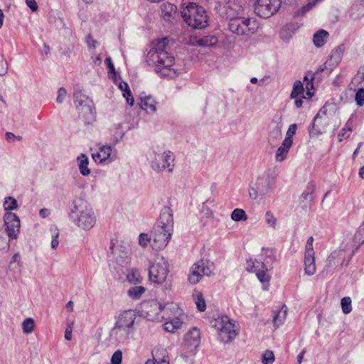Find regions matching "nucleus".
<instances>
[{"label": "nucleus", "mask_w": 364, "mask_h": 364, "mask_svg": "<svg viewBox=\"0 0 364 364\" xmlns=\"http://www.w3.org/2000/svg\"><path fill=\"white\" fill-rule=\"evenodd\" d=\"M169 40L167 38L154 41L146 55V62L149 65L155 66V70L161 76L173 77L176 71L171 68L174 63V58L169 53Z\"/></svg>", "instance_id": "nucleus-1"}, {"label": "nucleus", "mask_w": 364, "mask_h": 364, "mask_svg": "<svg viewBox=\"0 0 364 364\" xmlns=\"http://www.w3.org/2000/svg\"><path fill=\"white\" fill-rule=\"evenodd\" d=\"M173 230V218L170 208L161 210L160 217L151 230L152 243L151 246L156 250H160L167 245Z\"/></svg>", "instance_id": "nucleus-2"}, {"label": "nucleus", "mask_w": 364, "mask_h": 364, "mask_svg": "<svg viewBox=\"0 0 364 364\" xmlns=\"http://www.w3.org/2000/svg\"><path fill=\"white\" fill-rule=\"evenodd\" d=\"M73 205L69 218L82 230L92 229L96 223V215L92 206L81 198L73 200Z\"/></svg>", "instance_id": "nucleus-3"}, {"label": "nucleus", "mask_w": 364, "mask_h": 364, "mask_svg": "<svg viewBox=\"0 0 364 364\" xmlns=\"http://www.w3.org/2000/svg\"><path fill=\"white\" fill-rule=\"evenodd\" d=\"M146 159L152 170L156 173L164 171L171 173L173 170L175 156L169 150L158 146L153 148L148 153Z\"/></svg>", "instance_id": "nucleus-4"}, {"label": "nucleus", "mask_w": 364, "mask_h": 364, "mask_svg": "<svg viewBox=\"0 0 364 364\" xmlns=\"http://www.w3.org/2000/svg\"><path fill=\"white\" fill-rule=\"evenodd\" d=\"M183 20L189 26L196 29H202L208 24V16L205 10L196 3L190 2L181 11Z\"/></svg>", "instance_id": "nucleus-5"}, {"label": "nucleus", "mask_w": 364, "mask_h": 364, "mask_svg": "<svg viewBox=\"0 0 364 364\" xmlns=\"http://www.w3.org/2000/svg\"><path fill=\"white\" fill-rule=\"evenodd\" d=\"M164 306L156 300L146 301L140 304L138 315L149 321L161 322L164 319Z\"/></svg>", "instance_id": "nucleus-6"}, {"label": "nucleus", "mask_w": 364, "mask_h": 364, "mask_svg": "<svg viewBox=\"0 0 364 364\" xmlns=\"http://www.w3.org/2000/svg\"><path fill=\"white\" fill-rule=\"evenodd\" d=\"M212 326L215 328L220 340L228 343L237 335L235 325L227 316H220L212 321Z\"/></svg>", "instance_id": "nucleus-7"}, {"label": "nucleus", "mask_w": 364, "mask_h": 364, "mask_svg": "<svg viewBox=\"0 0 364 364\" xmlns=\"http://www.w3.org/2000/svg\"><path fill=\"white\" fill-rule=\"evenodd\" d=\"M230 31L238 36H248L255 33L258 28L257 21L253 18H245L242 16L234 18L229 22Z\"/></svg>", "instance_id": "nucleus-8"}, {"label": "nucleus", "mask_w": 364, "mask_h": 364, "mask_svg": "<svg viewBox=\"0 0 364 364\" xmlns=\"http://www.w3.org/2000/svg\"><path fill=\"white\" fill-rule=\"evenodd\" d=\"M274 188V180L268 174H264L259 176L255 183L250 187L249 195L250 197L255 200L259 196H264Z\"/></svg>", "instance_id": "nucleus-9"}, {"label": "nucleus", "mask_w": 364, "mask_h": 364, "mask_svg": "<svg viewBox=\"0 0 364 364\" xmlns=\"http://www.w3.org/2000/svg\"><path fill=\"white\" fill-rule=\"evenodd\" d=\"M168 272V261L163 257L158 258L157 260L149 267V279L154 283L159 284H162L166 281Z\"/></svg>", "instance_id": "nucleus-10"}, {"label": "nucleus", "mask_w": 364, "mask_h": 364, "mask_svg": "<svg viewBox=\"0 0 364 364\" xmlns=\"http://www.w3.org/2000/svg\"><path fill=\"white\" fill-rule=\"evenodd\" d=\"M212 264L210 261L203 259L193 264L188 278L189 283L196 284L203 276L210 277L212 274Z\"/></svg>", "instance_id": "nucleus-11"}, {"label": "nucleus", "mask_w": 364, "mask_h": 364, "mask_svg": "<svg viewBox=\"0 0 364 364\" xmlns=\"http://www.w3.org/2000/svg\"><path fill=\"white\" fill-rule=\"evenodd\" d=\"M281 0H257L254 4L255 13L262 18H269L280 9Z\"/></svg>", "instance_id": "nucleus-12"}, {"label": "nucleus", "mask_w": 364, "mask_h": 364, "mask_svg": "<svg viewBox=\"0 0 364 364\" xmlns=\"http://www.w3.org/2000/svg\"><path fill=\"white\" fill-rule=\"evenodd\" d=\"M245 8L241 1H229L219 6V14L221 16L230 21L244 14Z\"/></svg>", "instance_id": "nucleus-13"}, {"label": "nucleus", "mask_w": 364, "mask_h": 364, "mask_svg": "<svg viewBox=\"0 0 364 364\" xmlns=\"http://www.w3.org/2000/svg\"><path fill=\"white\" fill-rule=\"evenodd\" d=\"M92 158L97 164H109L117 159V152L111 146L102 145L92 153Z\"/></svg>", "instance_id": "nucleus-14"}, {"label": "nucleus", "mask_w": 364, "mask_h": 364, "mask_svg": "<svg viewBox=\"0 0 364 364\" xmlns=\"http://www.w3.org/2000/svg\"><path fill=\"white\" fill-rule=\"evenodd\" d=\"M6 233L10 240L16 239L20 232L19 218L14 213L7 212L4 216Z\"/></svg>", "instance_id": "nucleus-15"}, {"label": "nucleus", "mask_w": 364, "mask_h": 364, "mask_svg": "<svg viewBox=\"0 0 364 364\" xmlns=\"http://www.w3.org/2000/svg\"><path fill=\"white\" fill-rule=\"evenodd\" d=\"M267 267L263 262L255 259L247 261V271L255 272L257 279L262 283H269L270 276L267 273Z\"/></svg>", "instance_id": "nucleus-16"}, {"label": "nucleus", "mask_w": 364, "mask_h": 364, "mask_svg": "<svg viewBox=\"0 0 364 364\" xmlns=\"http://www.w3.org/2000/svg\"><path fill=\"white\" fill-rule=\"evenodd\" d=\"M355 251L353 250L351 253V255L348 259V261L344 264L345 266H348L350 259L352 257V255L354 254ZM346 257V250L345 249H340L338 250L333 251L328 257L326 261V267L328 268H333L336 267L338 265H343L344 259Z\"/></svg>", "instance_id": "nucleus-17"}, {"label": "nucleus", "mask_w": 364, "mask_h": 364, "mask_svg": "<svg viewBox=\"0 0 364 364\" xmlns=\"http://www.w3.org/2000/svg\"><path fill=\"white\" fill-rule=\"evenodd\" d=\"M84 102L86 104L84 107L77 109L79 116L82 118L86 123H91L95 119V111L93 102L89 97H83ZM81 103L83 101H80Z\"/></svg>", "instance_id": "nucleus-18"}, {"label": "nucleus", "mask_w": 364, "mask_h": 364, "mask_svg": "<svg viewBox=\"0 0 364 364\" xmlns=\"http://www.w3.org/2000/svg\"><path fill=\"white\" fill-rule=\"evenodd\" d=\"M200 343V332L197 328L191 329L185 335L184 343L191 351L195 350Z\"/></svg>", "instance_id": "nucleus-19"}, {"label": "nucleus", "mask_w": 364, "mask_h": 364, "mask_svg": "<svg viewBox=\"0 0 364 364\" xmlns=\"http://www.w3.org/2000/svg\"><path fill=\"white\" fill-rule=\"evenodd\" d=\"M136 314L134 311L127 310L124 311L118 317L116 324L118 325L121 328H124L132 331L134 321L136 319Z\"/></svg>", "instance_id": "nucleus-20"}, {"label": "nucleus", "mask_w": 364, "mask_h": 364, "mask_svg": "<svg viewBox=\"0 0 364 364\" xmlns=\"http://www.w3.org/2000/svg\"><path fill=\"white\" fill-rule=\"evenodd\" d=\"M321 113L325 114V112L323 111V109H321L315 116L314 122L311 124V127L309 130L311 137H318L324 131V129L322 127V124L320 122V120L321 119Z\"/></svg>", "instance_id": "nucleus-21"}, {"label": "nucleus", "mask_w": 364, "mask_h": 364, "mask_svg": "<svg viewBox=\"0 0 364 364\" xmlns=\"http://www.w3.org/2000/svg\"><path fill=\"white\" fill-rule=\"evenodd\" d=\"M176 6L170 3L163 4L161 6V16L166 21L173 19L176 13Z\"/></svg>", "instance_id": "nucleus-22"}, {"label": "nucleus", "mask_w": 364, "mask_h": 364, "mask_svg": "<svg viewBox=\"0 0 364 364\" xmlns=\"http://www.w3.org/2000/svg\"><path fill=\"white\" fill-rule=\"evenodd\" d=\"M140 106L149 114H154L156 112V101L151 96L140 97Z\"/></svg>", "instance_id": "nucleus-23"}, {"label": "nucleus", "mask_w": 364, "mask_h": 364, "mask_svg": "<svg viewBox=\"0 0 364 364\" xmlns=\"http://www.w3.org/2000/svg\"><path fill=\"white\" fill-rule=\"evenodd\" d=\"M292 146L290 140L284 139L282 145L277 149L275 159L277 161H283L289 153L290 147Z\"/></svg>", "instance_id": "nucleus-24"}, {"label": "nucleus", "mask_w": 364, "mask_h": 364, "mask_svg": "<svg viewBox=\"0 0 364 364\" xmlns=\"http://www.w3.org/2000/svg\"><path fill=\"white\" fill-rule=\"evenodd\" d=\"M132 332L129 329L124 328H120L117 324L115 323L114 326L111 331V336L114 338L117 341L122 342L128 338L129 333Z\"/></svg>", "instance_id": "nucleus-25"}, {"label": "nucleus", "mask_w": 364, "mask_h": 364, "mask_svg": "<svg viewBox=\"0 0 364 364\" xmlns=\"http://www.w3.org/2000/svg\"><path fill=\"white\" fill-rule=\"evenodd\" d=\"M287 307L286 305H282L280 309L274 311L272 322L274 326L278 327L283 324L287 315Z\"/></svg>", "instance_id": "nucleus-26"}, {"label": "nucleus", "mask_w": 364, "mask_h": 364, "mask_svg": "<svg viewBox=\"0 0 364 364\" xmlns=\"http://www.w3.org/2000/svg\"><path fill=\"white\" fill-rule=\"evenodd\" d=\"M315 191V185L310 182L306 185V189L299 197L300 203H311L314 200V193Z\"/></svg>", "instance_id": "nucleus-27"}, {"label": "nucleus", "mask_w": 364, "mask_h": 364, "mask_svg": "<svg viewBox=\"0 0 364 364\" xmlns=\"http://www.w3.org/2000/svg\"><path fill=\"white\" fill-rule=\"evenodd\" d=\"M305 274L311 276L316 272L314 255H304Z\"/></svg>", "instance_id": "nucleus-28"}, {"label": "nucleus", "mask_w": 364, "mask_h": 364, "mask_svg": "<svg viewBox=\"0 0 364 364\" xmlns=\"http://www.w3.org/2000/svg\"><path fill=\"white\" fill-rule=\"evenodd\" d=\"M77 161L78 162V168L80 173L84 176H88L90 173V170L88 168V157L85 154H81L77 156Z\"/></svg>", "instance_id": "nucleus-29"}, {"label": "nucleus", "mask_w": 364, "mask_h": 364, "mask_svg": "<svg viewBox=\"0 0 364 364\" xmlns=\"http://www.w3.org/2000/svg\"><path fill=\"white\" fill-rule=\"evenodd\" d=\"M328 33L323 29L316 32L313 37V42L316 47H322L327 41Z\"/></svg>", "instance_id": "nucleus-30"}, {"label": "nucleus", "mask_w": 364, "mask_h": 364, "mask_svg": "<svg viewBox=\"0 0 364 364\" xmlns=\"http://www.w3.org/2000/svg\"><path fill=\"white\" fill-rule=\"evenodd\" d=\"M343 54V48L342 46H338L335 48L326 63H333V65H337L342 60Z\"/></svg>", "instance_id": "nucleus-31"}, {"label": "nucleus", "mask_w": 364, "mask_h": 364, "mask_svg": "<svg viewBox=\"0 0 364 364\" xmlns=\"http://www.w3.org/2000/svg\"><path fill=\"white\" fill-rule=\"evenodd\" d=\"M146 289L141 286H135L129 288L127 291L128 296L134 299L137 300L141 298V295L144 294Z\"/></svg>", "instance_id": "nucleus-32"}, {"label": "nucleus", "mask_w": 364, "mask_h": 364, "mask_svg": "<svg viewBox=\"0 0 364 364\" xmlns=\"http://www.w3.org/2000/svg\"><path fill=\"white\" fill-rule=\"evenodd\" d=\"M193 296L198 311H204L206 309V304L203 294L200 291H195L193 293Z\"/></svg>", "instance_id": "nucleus-33"}, {"label": "nucleus", "mask_w": 364, "mask_h": 364, "mask_svg": "<svg viewBox=\"0 0 364 364\" xmlns=\"http://www.w3.org/2000/svg\"><path fill=\"white\" fill-rule=\"evenodd\" d=\"M166 352L164 350L160 351L156 350L154 355V360L152 363L147 362L146 364H168V360L166 356Z\"/></svg>", "instance_id": "nucleus-34"}, {"label": "nucleus", "mask_w": 364, "mask_h": 364, "mask_svg": "<svg viewBox=\"0 0 364 364\" xmlns=\"http://www.w3.org/2000/svg\"><path fill=\"white\" fill-rule=\"evenodd\" d=\"M353 241L356 244L355 250L364 243V222L359 227L353 236Z\"/></svg>", "instance_id": "nucleus-35"}, {"label": "nucleus", "mask_w": 364, "mask_h": 364, "mask_svg": "<svg viewBox=\"0 0 364 364\" xmlns=\"http://www.w3.org/2000/svg\"><path fill=\"white\" fill-rule=\"evenodd\" d=\"M218 43V38L215 36H203L198 40V44L200 46L209 47L215 45Z\"/></svg>", "instance_id": "nucleus-36"}, {"label": "nucleus", "mask_w": 364, "mask_h": 364, "mask_svg": "<svg viewBox=\"0 0 364 364\" xmlns=\"http://www.w3.org/2000/svg\"><path fill=\"white\" fill-rule=\"evenodd\" d=\"M282 137V126L277 124L269 133V141L276 142Z\"/></svg>", "instance_id": "nucleus-37"}, {"label": "nucleus", "mask_w": 364, "mask_h": 364, "mask_svg": "<svg viewBox=\"0 0 364 364\" xmlns=\"http://www.w3.org/2000/svg\"><path fill=\"white\" fill-rule=\"evenodd\" d=\"M35 322L31 318H26L22 323L23 332L26 334L31 333L34 330Z\"/></svg>", "instance_id": "nucleus-38"}, {"label": "nucleus", "mask_w": 364, "mask_h": 364, "mask_svg": "<svg viewBox=\"0 0 364 364\" xmlns=\"http://www.w3.org/2000/svg\"><path fill=\"white\" fill-rule=\"evenodd\" d=\"M231 218L235 221H244L247 219V216L244 210L236 208L232 212Z\"/></svg>", "instance_id": "nucleus-39"}, {"label": "nucleus", "mask_w": 364, "mask_h": 364, "mask_svg": "<svg viewBox=\"0 0 364 364\" xmlns=\"http://www.w3.org/2000/svg\"><path fill=\"white\" fill-rule=\"evenodd\" d=\"M4 208L6 211L16 210L18 208L17 200L11 196L5 198Z\"/></svg>", "instance_id": "nucleus-40"}, {"label": "nucleus", "mask_w": 364, "mask_h": 364, "mask_svg": "<svg viewBox=\"0 0 364 364\" xmlns=\"http://www.w3.org/2000/svg\"><path fill=\"white\" fill-rule=\"evenodd\" d=\"M304 85L299 80L294 83L293 89L290 95L291 98H296L298 96L304 92Z\"/></svg>", "instance_id": "nucleus-41"}, {"label": "nucleus", "mask_w": 364, "mask_h": 364, "mask_svg": "<svg viewBox=\"0 0 364 364\" xmlns=\"http://www.w3.org/2000/svg\"><path fill=\"white\" fill-rule=\"evenodd\" d=\"M10 239L4 230H0V250H6L9 247Z\"/></svg>", "instance_id": "nucleus-42"}, {"label": "nucleus", "mask_w": 364, "mask_h": 364, "mask_svg": "<svg viewBox=\"0 0 364 364\" xmlns=\"http://www.w3.org/2000/svg\"><path fill=\"white\" fill-rule=\"evenodd\" d=\"M342 311L345 314H348L352 311L351 299L348 296L343 297L341 301Z\"/></svg>", "instance_id": "nucleus-43"}, {"label": "nucleus", "mask_w": 364, "mask_h": 364, "mask_svg": "<svg viewBox=\"0 0 364 364\" xmlns=\"http://www.w3.org/2000/svg\"><path fill=\"white\" fill-rule=\"evenodd\" d=\"M74 97V103L75 105V107L77 109H80V107H84L86 104L85 102L81 103V100L84 102L83 97H87V96L82 95L79 92H75L73 95Z\"/></svg>", "instance_id": "nucleus-44"}, {"label": "nucleus", "mask_w": 364, "mask_h": 364, "mask_svg": "<svg viewBox=\"0 0 364 364\" xmlns=\"http://www.w3.org/2000/svg\"><path fill=\"white\" fill-rule=\"evenodd\" d=\"M274 361V355L272 350H266L262 356L263 364H272Z\"/></svg>", "instance_id": "nucleus-45"}, {"label": "nucleus", "mask_w": 364, "mask_h": 364, "mask_svg": "<svg viewBox=\"0 0 364 364\" xmlns=\"http://www.w3.org/2000/svg\"><path fill=\"white\" fill-rule=\"evenodd\" d=\"M280 38L285 42H289V41L292 38L293 32L288 27H284L281 29L279 32Z\"/></svg>", "instance_id": "nucleus-46"}, {"label": "nucleus", "mask_w": 364, "mask_h": 364, "mask_svg": "<svg viewBox=\"0 0 364 364\" xmlns=\"http://www.w3.org/2000/svg\"><path fill=\"white\" fill-rule=\"evenodd\" d=\"M317 2H318L317 0L309 2L307 4H306L305 6H304L303 7H301L300 9L298 10L297 15L298 16H304L308 11H309L312 8H314Z\"/></svg>", "instance_id": "nucleus-47"}, {"label": "nucleus", "mask_w": 364, "mask_h": 364, "mask_svg": "<svg viewBox=\"0 0 364 364\" xmlns=\"http://www.w3.org/2000/svg\"><path fill=\"white\" fill-rule=\"evenodd\" d=\"M148 242L152 243L151 234L141 233L139 237V243L142 247H146Z\"/></svg>", "instance_id": "nucleus-48"}, {"label": "nucleus", "mask_w": 364, "mask_h": 364, "mask_svg": "<svg viewBox=\"0 0 364 364\" xmlns=\"http://www.w3.org/2000/svg\"><path fill=\"white\" fill-rule=\"evenodd\" d=\"M124 135V132L122 130V124H117L114 125V141L116 142H118L120 139H122V137Z\"/></svg>", "instance_id": "nucleus-49"}, {"label": "nucleus", "mask_w": 364, "mask_h": 364, "mask_svg": "<svg viewBox=\"0 0 364 364\" xmlns=\"http://www.w3.org/2000/svg\"><path fill=\"white\" fill-rule=\"evenodd\" d=\"M314 79V76H311L310 80H309L307 75H305L304 77V80L306 82V95L309 97H311L314 95V93L311 92V90H312L314 88V84H313Z\"/></svg>", "instance_id": "nucleus-50"}, {"label": "nucleus", "mask_w": 364, "mask_h": 364, "mask_svg": "<svg viewBox=\"0 0 364 364\" xmlns=\"http://www.w3.org/2000/svg\"><path fill=\"white\" fill-rule=\"evenodd\" d=\"M297 129V125L296 124H292L289 127V129L287 132V136L284 139L290 140L291 144H293V136L296 134Z\"/></svg>", "instance_id": "nucleus-51"}, {"label": "nucleus", "mask_w": 364, "mask_h": 364, "mask_svg": "<svg viewBox=\"0 0 364 364\" xmlns=\"http://www.w3.org/2000/svg\"><path fill=\"white\" fill-rule=\"evenodd\" d=\"M122 360V352L120 350H116L111 358L112 364H121Z\"/></svg>", "instance_id": "nucleus-52"}, {"label": "nucleus", "mask_w": 364, "mask_h": 364, "mask_svg": "<svg viewBox=\"0 0 364 364\" xmlns=\"http://www.w3.org/2000/svg\"><path fill=\"white\" fill-rule=\"evenodd\" d=\"M8 71V64L4 56L1 53H0V75L3 76L7 73Z\"/></svg>", "instance_id": "nucleus-53"}, {"label": "nucleus", "mask_w": 364, "mask_h": 364, "mask_svg": "<svg viewBox=\"0 0 364 364\" xmlns=\"http://www.w3.org/2000/svg\"><path fill=\"white\" fill-rule=\"evenodd\" d=\"M355 101L358 106L364 105V89L360 88L355 94Z\"/></svg>", "instance_id": "nucleus-54"}, {"label": "nucleus", "mask_w": 364, "mask_h": 364, "mask_svg": "<svg viewBox=\"0 0 364 364\" xmlns=\"http://www.w3.org/2000/svg\"><path fill=\"white\" fill-rule=\"evenodd\" d=\"M265 220L266 223L272 228H275L276 225V218L274 215L270 211H267L265 213Z\"/></svg>", "instance_id": "nucleus-55"}, {"label": "nucleus", "mask_w": 364, "mask_h": 364, "mask_svg": "<svg viewBox=\"0 0 364 364\" xmlns=\"http://www.w3.org/2000/svg\"><path fill=\"white\" fill-rule=\"evenodd\" d=\"M350 119H349L348 121V122L346 124V125L344 126V127L342 129L341 132L338 134V140L340 141H343V138L346 137V131H348V132H351L352 131V128L349 125V122H350ZM349 135L346 136V138L348 137Z\"/></svg>", "instance_id": "nucleus-56"}, {"label": "nucleus", "mask_w": 364, "mask_h": 364, "mask_svg": "<svg viewBox=\"0 0 364 364\" xmlns=\"http://www.w3.org/2000/svg\"><path fill=\"white\" fill-rule=\"evenodd\" d=\"M89 49H95L98 46V42L93 39L91 34H88L85 41Z\"/></svg>", "instance_id": "nucleus-57"}, {"label": "nucleus", "mask_w": 364, "mask_h": 364, "mask_svg": "<svg viewBox=\"0 0 364 364\" xmlns=\"http://www.w3.org/2000/svg\"><path fill=\"white\" fill-rule=\"evenodd\" d=\"M66 95V90L64 87H60L58 91V97L56 99V102L59 104H61L64 101Z\"/></svg>", "instance_id": "nucleus-58"}, {"label": "nucleus", "mask_w": 364, "mask_h": 364, "mask_svg": "<svg viewBox=\"0 0 364 364\" xmlns=\"http://www.w3.org/2000/svg\"><path fill=\"white\" fill-rule=\"evenodd\" d=\"M123 97L126 99L127 103L130 106H132L134 103V99L131 92L130 89L123 92Z\"/></svg>", "instance_id": "nucleus-59"}, {"label": "nucleus", "mask_w": 364, "mask_h": 364, "mask_svg": "<svg viewBox=\"0 0 364 364\" xmlns=\"http://www.w3.org/2000/svg\"><path fill=\"white\" fill-rule=\"evenodd\" d=\"M27 6L32 11H36L38 9V4L35 0H26Z\"/></svg>", "instance_id": "nucleus-60"}, {"label": "nucleus", "mask_w": 364, "mask_h": 364, "mask_svg": "<svg viewBox=\"0 0 364 364\" xmlns=\"http://www.w3.org/2000/svg\"><path fill=\"white\" fill-rule=\"evenodd\" d=\"M164 329L170 333H173L176 331L174 326L171 321H167L164 324Z\"/></svg>", "instance_id": "nucleus-61"}, {"label": "nucleus", "mask_w": 364, "mask_h": 364, "mask_svg": "<svg viewBox=\"0 0 364 364\" xmlns=\"http://www.w3.org/2000/svg\"><path fill=\"white\" fill-rule=\"evenodd\" d=\"M73 324L69 325V326L66 328L65 332V338L67 341H70L73 337Z\"/></svg>", "instance_id": "nucleus-62"}, {"label": "nucleus", "mask_w": 364, "mask_h": 364, "mask_svg": "<svg viewBox=\"0 0 364 364\" xmlns=\"http://www.w3.org/2000/svg\"><path fill=\"white\" fill-rule=\"evenodd\" d=\"M58 232H56L55 234L52 235L51 247L53 249H55L58 246Z\"/></svg>", "instance_id": "nucleus-63"}, {"label": "nucleus", "mask_w": 364, "mask_h": 364, "mask_svg": "<svg viewBox=\"0 0 364 364\" xmlns=\"http://www.w3.org/2000/svg\"><path fill=\"white\" fill-rule=\"evenodd\" d=\"M105 63L107 64L109 70V72L111 73H114L115 69H114V64L112 63V59L110 57H107L105 60Z\"/></svg>", "instance_id": "nucleus-64"}]
</instances>
